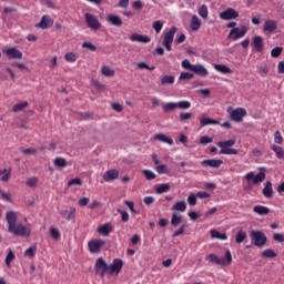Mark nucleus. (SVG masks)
Segmentation results:
<instances>
[{
    "label": "nucleus",
    "instance_id": "nucleus-47",
    "mask_svg": "<svg viewBox=\"0 0 284 284\" xmlns=\"http://www.w3.org/2000/svg\"><path fill=\"white\" fill-rule=\"evenodd\" d=\"M50 234H51L52 239H54V241H59V239H61V232L57 227H51Z\"/></svg>",
    "mask_w": 284,
    "mask_h": 284
},
{
    "label": "nucleus",
    "instance_id": "nucleus-38",
    "mask_svg": "<svg viewBox=\"0 0 284 284\" xmlns=\"http://www.w3.org/2000/svg\"><path fill=\"white\" fill-rule=\"evenodd\" d=\"M174 83V75H164L161 79V85H172Z\"/></svg>",
    "mask_w": 284,
    "mask_h": 284
},
{
    "label": "nucleus",
    "instance_id": "nucleus-49",
    "mask_svg": "<svg viewBox=\"0 0 284 284\" xmlns=\"http://www.w3.org/2000/svg\"><path fill=\"white\" fill-rule=\"evenodd\" d=\"M142 172L148 181H154L156 179V174L150 170H143Z\"/></svg>",
    "mask_w": 284,
    "mask_h": 284
},
{
    "label": "nucleus",
    "instance_id": "nucleus-3",
    "mask_svg": "<svg viewBox=\"0 0 284 284\" xmlns=\"http://www.w3.org/2000/svg\"><path fill=\"white\" fill-rule=\"evenodd\" d=\"M209 263H214L215 265H221L222 267H225V265L232 264V252L226 251L225 257H219L216 254H209L205 257Z\"/></svg>",
    "mask_w": 284,
    "mask_h": 284
},
{
    "label": "nucleus",
    "instance_id": "nucleus-11",
    "mask_svg": "<svg viewBox=\"0 0 284 284\" xmlns=\"http://www.w3.org/2000/svg\"><path fill=\"white\" fill-rule=\"evenodd\" d=\"M52 26H54V20L50 16L44 14L41 18V21L36 24V28H41V30H48V28H52Z\"/></svg>",
    "mask_w": 284,
    "mask_h": 284
},
{
    "label": "nucleus",
    "instance_id": "nucleus-62",
    "mask_svg": "<svg viewBox=\"0 0 284 284\" xmlns=\"http://www.w3.org/2000/svg\"><path fill=\"white\" fill-rule=\"evenodd\" d=\"M212 141H214V139H212L207 135H204L200 139L201 145H207V143H212Z\"/></svg>",
    "mask_w": 284,
    "mask_h": 284
},
{
    "label": "nucleus",
    "instance_id": "nucleus-9",
    "mask_svg": "<svg viewBox=\"0 0 284 284\" xmlns=\"http://www.w3.org/2000/svg\"><path fill=\"white\" fill-rule=\"evenodd\" d=\"M103 245H105V241L101 239H94L88 242L89 252L91 254H99V252L103 250Z\"/></svg>",
    "mask_w": 284,
    "mask_h": 284
},
{
    "label": "nucleus",
    "instance_id": "nucleus-17",
    "mask_svg": "<svg viewBox=\"0 0 284 284\" xmlns=\"http://www.w3.org/2000/svg\"><path fill=\"white\" fill-rule=\"evenodd\" d=\"M192 72H194V74H197V77H207L209 74V71L203 64H194Z\"/></svg>",
    "mask_w": 284,
    "mask_h": 284
},
{
    "label": "nucleus",
    "instance_id": "nucleus-41",
    "mask_svg": "<svg viewBox=\"0 0 284 284\" xmlns=\"http://www.w3.org/2000/svg\"><path fill=\"white\" fill-rule=\"evenodd\" d=\"M178 104L176 102H169L163 106V112H174L176 110Z\"/></svg>",
    "mask_w": 284,
    "mask_h": 284
},
{
    "label": "nucleus",
    "instance_id": "nucleus-61",
    "mask_svg": "<svg viewBox=\"0 0 284 284\" xmlns=\"http://www.w3.org/2000/svg\"><path fill=\"white\" fill-rule=\"evenodd\" d=\"M182 68H184V70H190L192 72V70L194 69V64L190 63V60H183Z\"/></svg>",
    "mask_w": 284,
    "mask_h": 284
},
{
    "label": "nucleus",
    "instance_id": "nucleus-43",
    "mask_svg": "<svg viewBox=\"0 0 284 284\" xmlns=\"http://www.w3.org/2000/svg\"><path fill=\"white\" fill-rule=\"evenodd\" d=\"M155 171L158 172V174H170V170H168V165L165 164H158L155 166Z\"/></svg>",
    "mask_w": 284,
    "mask_h": 284
},
{
    "label": "nucleus",
    "instance_id": "nucleus-20",
    "mask_svg": "<svg viewBox=\"0 0 284 284\" xmlns=\"http://www.w3.org/2000/svg\"><path fill=\"white\" fill-rule=\"evenodd\" d=\"M108 21L111 26H115L116 28H121V26H123V20H121V17L116 14L109 16Z\"/></svg>",
    "mask_w": 284,
    "mask_h": 284
},
{
    "label": "nucleus",
    "instance_id": "nucleus-64",
    "mask_svg": "<svg viewBox=\"0 0 284 284\" xmlns=\"http://www.w3.org/2000/svg\"><path fill=\"white\" fill-rule=\"evenodd\" d=\"M274 241H276L277 243H284V234L281 233H275L273 235Z\"/></svg>",
    "mask_w": 284,
    "mask_h": 284
},
{
    "label": "nucleus",
    "instance_id": "nucleus-46",
    "mask_svg": "<svg viewBox=\"0 0 284 284\" xmlns=\"http://www.w3.org/2000/svg\"><path fill=\"white\" fill-rule=\"evenodd\" d=\"M116 212L119 214H121V221L122 223H128L130 221V214H128V212L121 210V209H118Z\"/></svg>",
    "mask_w": 284,
    "mask_h": 284
},
{
    "label": "nucleus",
    "instance_id": "nucleus-12",
    "mask_svg": "<svg viewBox=\"0 0 284 284\" xmlns=\"http://www.w3.org/2000/svg\"><path fill=\"white\" fill-rule=\"evenodd\" d=\"M220 19L222 21H232V19H239V13L234 9L229 8L220 13Z\"/></svg>",
    "mask_w": 284,
    "mask_h": 284
},
{
    "label": "nucleus",
    "instance_id": "nucleus-30",
    "mask_svg": "<svg viewBox=\"0 0 284 284\" xmlns=\"http://www.w3.org/2000/svg\"><path fill=\"white\" fill-rule=\"evenodd\" d=\"M112 232V225L111 224H104L98 229L99 234H103V236H108Z\"/></svg>",
    "mask_w": 284,
    "mask_h": 284
},
{
    "label": "nucleus",
    "instance_id": "nucleus-63",
    "mask_svg": "<svg viewBox=\"0 0 284 284\" xmlns=\"http://www.w3.org/2000/svg\"><path fill=\"white\" fill-rule=\"evenodd\" d=\"M190 119H192V113H180V121H190Z\"/></svg>",
    "mask_w": 284,
    "mask_h": 284
},
{
    "label": "nucleus",
    "instance_id": "nucleus-6",
    "mask_svg": "<svg viewBox=\"0 0 284 284\" xmlns=\"http://www.w3.org/2000/svg\"><path fill=\"white\" fill-rule=\"evenodd\" d=\"M176 27H172L165 34L162 42V45L168 50V52H172V43H174V36L178 32Z\"/></svg>",
    "mask_w": 284,
    "mask_h": 284
},
{
    "label": "nucleus",
    "instance_id": "nucleus-33",
    "mask_svg": "<svg viewBox=\"0 0 284 284\" xmlns=\"http://www.w3.org/2000/svg\"><path fill=\"white\" fill-rule=\"evenodd\" d=\"M92 85H94L98 92H105V84L101 83L98 79L91 80Z\"/></svg>",
    "mask_w": 284,
    "mask_h": 284
},
{
    "label": "nucleus",
    "instance_id": "nucleus-27",
    "mask_svg": "<svg viewBox=\"0 0 284 284\" xmlns=\"http://www.w3.org/2000/svg\"><path fill=\"white\" fill-rule=\"evenodd\" d=\"M253 212H255V214H260V216H266V214H270V209L266 206H254L253 207Z\"/></svg>",
    "mask_w": 284,
    "mask_h": 284
},
{
    "label": "nucleus",
    "instance_id": "nucleus-56",
    "mask_svg": "<svg viewBox=\"0 0 284 284\" xmlns=\"http://www.w3.org/2000/svg\"><path fill=\"white\" fill-rule=\"evenodd\" d=\"M34 254H37V245H33L31 247H29L26 252H24V256H34Z\"/></svg>",
    "mask_w": 284,
    "mask_h": 284
},
{
    "label": "nucleus",
    "instance_id": "nucleus-50",
    "mask_svg": "<svg viewBox=\"0 0 284 284\" xmlns=\"http://www.w3.org/2000/svg\"><path fill=\"white\" fill-rule=\"evenodd\" d=\"M199 14L200 17H202V19H207V14H209L207 6L202 4L201 8L199 9Z\"/></svg>",
    "mask_w": 284,
    "mask_h": 284
},
{
    "label": "nucleus",
    "instance_id": "nucleus-55",
    "mask_svg": "<svg viewBox=\"0 0 284 284\" xmlns=\"http://www.w3.org/2000/svg\"><path fill=\"white\" fill-rule=\"evenodd\" d=\"M274 141L277 145H282L283 144V135H281L280 131H276L274 133Z\"/></svg>",
    "mask_w": 284,
    "mask_h": 284
},
{
    "label": "nucleus",
    "instance_id": "nucleus-14",
    "mask_svg": "<svg viewBox=\"0 0 284 284\" xmlns=\"http://www.w3.org/2000/svg\"><path fill=\"white\" fill-rule=\"evenodd\" d=\"M103 181L105 183H110V181H114L115 179H119V171L116 169H111L102 175Z\"/></svg>",
    "mask_w": 284,
    "mask_h": 284
},
{
    "label": "nucleus",
    "instance_id": "nucleus-52",
    "mask_svg": "<svg viewBox=\"0 0 284 284\" xmlns=\"http://www.w3.org/2000/svg\"><path fill=\"white\" fill-rule=\"evenodd\" d=\"M82 48L89 50L90 52H97V45H94L92 42H83Z\"/></svg>",
    "mask_w": 284,
    "mask_h": 284
},
{
    "label": "nucleus",
    "instance_id": "nucleus-57",
    "mask_svg": "<svg viewBox=\"0 0 284 284\" xmlns=\"http://www.w3.org/2000/svg\"><path fill=\"white\" fill-rule=\"evenodd\" d=\"M153 30H155L156 33L161 32L163 30V22L162 21H154L153 22Z\"/></svg>",
    "mask_w": 284,
    "mask_h": 284
},
{
    "label": "nucleus",
    "instance_id": "nucleus-42",
    "mask_svg": "<svg viewBox=\"0 0 284 284\" xmlns=\"http://www.w3.org/2000/svg\"><path fill=\"white\" fill-rule=\"evenodd\" d=\"M262 256H264V258H276L277 254L274 252V250L267 248L262 252Z\"/></svg>",
    "mask_w": 284,
    "mask_h": 284
},
{
    "label": "nucleus",
    "instance_id": "nucleus-35",
    "mask_svg": "<svg viewBox=\"0 0 284 284\" xmlns=\"http://www.w3.org/2000/svg\"><path fill=\"white\" fill-rule=\"evenodd\" d=\"M170 189H171L170 184L164 183L156 186L155 192L156 194H164V192H170Z\"/></svg>",
    "mask_w": 284,
    "mask_h": 284
},
{
    "label": "nucleus",
    "instance_id": "nucleus-7",
    "mask_svg": "<svg viewBox=\"0 0 284 284\" xmlns=\"http://www.w3.org/2000/svg\"><path fill=\"white\" fill-rule=\"evenodd\" d=\"M84 19L88 28H90L95 32L101 30V27H102L101 21H99V18H97L94 14L85 13Z\"/></svg>",
    "mask_w": 284,
    "mask_h": 284
},
{
    "label": "nucleus",
    "instance_id": "nucleus-39",
    "mask_svg": "<svg viewBox=\"0 0 284 284\" xmlns=\"http://www.w3.org/2000/svg\"><path fill=\"white\" fill-rule=\"evenodd\" d=\"M29 103L28 101L14 104L12 106V112H21V110H26V108H28Z\"/></svg>",
    "mask_w": 284,
    "mask_h": 284
},
{
    "label": "nucleus",
    "instance_id": "nucleus-37",
    "mask_svg": "<svg viewBox=\"0 0 284 284\" xmlns=\"http://www.w3.org/2000/svg\"><path fill=\"white\" fill-rule=\"evenodd\" d=\"M53 163L55 168H68V161L64 158H55Z\"/></svg>",
    "mask_w": 284,
    "mask_h": 284
},
{
    "label": "nucleus",
    "instance_id": "nucleus-4",
    "mask_svg": "<svg viewBox=\"0 0 284 284\" xmlns=\"http://www.w3.org/2000/svg\"><path fill=\"white\" fill-rule=\"evenodd\" d=\"M226 28H233V30H231L227 36V39H233V41L243 39V37H245V34H247V27L242 26L241 28H236V22L227 23Z\"/></svg>",
    "mask_w": 284,
    "mask_h": 284
},
{
    "label": "nucleus",
    "instance_id": "nucleus-36",
    "mask_svg": "<svg viewBox=\"0 0 284 284\" xmlns=\"http://www.w3.org/2000/svg\"><path fill=\"white\" fill-rule=\"evenodd\" d=\"M101 72L103 77H114L115 74L114 69L110 68L109 65L102 67Z\"/></svg>",
    "mask_w": 284,
    "mask_h": 284
},
{
    "label": "nucleus",
    "instance_id": "nucleus-58",
    "mask_svg": "<svg viewBox=\"0 0 284 284\" xmlns=\"http://www.w3.org/2000/svg\"><path fill=\"white\" fill-rule=\"evenodd\" d=\"M220 154H234V155H236V154H239V150H236V149H222L220 151Z\"/></svg>",
    "mask_w": 284,
    "mask_h": 284
},
{
    "label": "nucleus",
    "instance_id": "nucleus-26",
    "mask_svg": "<svg viewBox=\"0 0 284 284\" xmlns=\"http://www.w3.org/2000/svg\"><path fill=\"white\" fill-rule=\"evenodd\" d=\"M12 172V169H3L0 170V181H2L3 183H8V181H10V174Z\"/></svg>",
    "mask_w": 284,
    "mask_h": 284
},
{
    "label": "nucleus",
    "instance_id": "nucleus-48",
    "mask_svg": "<svg viewBox=\"0 0 284 284\" xmlns=\"http://www.w3.org/2000/svg\"><path fill=\"white\" fill-rule=\"evenodd\" d=\"M64 60L68 61V63H74V61H77V55L74 52H68L64 54Z\"/></svg>",
    "mask_w": 284,
    "mask_h": 284
},
{
    "label": "nucleus",
    "instance_id": "nucleus-21",
    "mask_svg": "<svg viewBox=\"0 0 284 284\" xmlns=\"http://www.w3.org/2000/svg\"><path fill=\"white\" fill-rule=\"evenodd\" d=\"M278 28V23L276 20H266L264 23V30L265 32H274Z\"/></svg>",
    "mask_w": 284,
    "mask_h": 284
},
{
    "label": "nucleus",
    "instance_id": "nucleus-18",
    "mask_svg": "<svg viewBox=\"0 0 284 284\" xmlns=\"http://www.w3.org/2000/svg\"><path fill=\"white\" fill-rule=\"evenodd\" d=\"M153 139H154V141H161V143H168V145L174 144V140H172V138H170L163 133L155 134Z\"/></svg>",
    "mask_w": 284,
    "mask_h": 284
},
{
    "label": "nucleus",
    "instance_id": "nucleus-40",
    "mask_svg": "<svg viewBox=\"0 0 284 284\" xmlns=\"http://www.w3.org/2000/svg\"><path fill=\"white\" fill-rule=\"evenodd\" d=\"M247 239V233L245 231L240 230L235 236V243H243Z\"/></svg>",
    "mask_w": 284,
    "mask_h": 284
},
{
    "label": "nucleus",
    "instance_id": "nucleus-44",
    "mask_svg": "<svg viewBox=\"0 0 284 284\" xmlns=\"http://www.w3.org/2000/svg\"><path fill=\"white\" fill-rule=\"evenodd\" d=\"M14 258H16L14 252H12V250H10L6 260H4V263H6L7 267L11 266V263H12V261H14Z\"/></svg>",
    "mask_w": 284,
    "mask_h": 284
},
{
    "label": "nucleus",
    "instance_id": "nucleus-45",
    "mask_svg": "<svg viewBox=\"0 0 284 284\" xmlns=\"http://www.w3.org/2000/svg\"><path fill=\"white\" fill-rule=\"evenodd\" d=\"M176 105L180 110H190V108H192V103H190V101H180L176 102Z\"/></svg>",
    "mask_w": 284,
    "mask_h": 284
},
{
    "label": "nucleus",
    "instance_id": "nucleus-2",
    "mask_svg": "<svg viewBox=\"0 0 284 284\" xmlns=\"http://www.w3.org/2000/svg\"><path fill=\"white\" fill-rule=\"evenodd\" d=\"M17 212L9 211L6 214V220L8 223V232L13 234V236H30V229L26 227L23 223H17L18 221Z\"/></svg>",
    "mask_w": 284,
    "mask_h": 284
},
{
    "label": "nucleus",
    "instance_id": "nucleus-59",
    "mask_svg": "<svg viewBox=\"0 0 284 284\" xmlns=\"http://www.w3.org/2000/svg\"><path fill=\"white\" fill-rule=\"evenodd\" d=\"M196 199H197L196 194L191 193V194L189 195V197H187V203H189V205H191V206L196 205Z\"/></svg>",
    "mask_w": 284,
    "mask_h": 284
},
{
    "label": "nucleus",
    "instance_id": "nucleus-1",
    "mask_svg": "<svg viewBox=\"0 0 284 284\" xmlns=\"http://www.w3.org/2000/svg\"><path fill=\"white\" fill-rule=\"evenodd\" d=\"M123 270V260L115 258L113 263L108 265L103 257H99L95 261V274H99L101 278H104L105 274H119Z\"/></svg>",
    "mask_w": 284,
    "mask_h": 284
},
{
    "label": "nucleus",
    "instance_id": "nucleus-34",
    "mask_svg": "<svg viewBox=\"0 0 284 284\" xmlns=\"http://www.w3.org/2000/svg\"><path fill=\"white\" fill-rule=\"evenodd\" d=\"M201 125H219V121L211 119V118H202L200 120Z\"/></svg>",
    "mask_w": 284,
    "mask_h": 284
},
{
    "label": "nucleus",
    "instance_id": "nucleus-16",
    "mask_svg": "<svg viewBox=\"0 0 284 284\" xmlns=\"http://www.w3.org/2000/svg\"><path fill=\"white\" fill-rule=\"evenodd\" d=\"M201 165L204 168H221V165H223V160H203Z\"/></svg>",
    "mask_w": 284,
    "mask_h": 284
},
{
    "label": "nucleus",
    "instance_id": "nucleus-10",
    "mask_svg": "<svg viewBox=\"0 0 284 284\" xmlns=\"http://www.w3.org/2000/svg\"><path fill=\"white\" fill-rule=\"evenodd\" d=\"M230 112V118L232 121H235V123H241L243 121V116H247V111L243 108H237L235 110H227Z\"/></svg>",
    "mask_w": 284,
    "mask_h": 284
},
{
    "label": "nucleus",
    "instance_id": "nucleus-32",
    "mask_svg": "<svg viewBox=\"0 0 284 284\" xmlns=\"http://www.w3.org/2000/svg\"><path fill=\"white\" fill-rule=\"evenodd\" d=\"M211 236L212 239H220V241H227V234L225 233H220L216 230H211Z\"/></svg>",
    "mask_w": 284,
    "mask_h": 284
},
{
    "label": "nucleus",
    "instance_id": "nucleus-54",
    "mask_svg": "<svg viewBox=\"0 0 284 284\" xmlns=\"http://www.w3.org/2000/svg\"><path fill=\"white\" fill-rule=\"evenodd\" d=\"M190 79H194V73L182 72V73L180 74V81H183V80L190 81Z\"/></svg>",
    "mask_w": 284,
    "mask_h": 284
},
{
    "label": "nucleus",
    "instance_id": "nucleus-8",
    "mask_svg": "<svg viewBox=\"0 0 284 284\" xmlns=\"http://www.w3.org/2000/svg\"><path fill=\"white\" fill-rule=\"evenodd\" d=\"M265 168H260L258 173L254 175V172H250L245 175L246 181H253L254 185L263 183L265 181Z\"/></svg>",
    "mask_w": 284,
    "mask_h": 284
},
{
    "label": "nucleus",
    "instance_id": "nucleus-5",
    "mask_svg": "<svg viewBox=\"0 0 284 284\" xmlns=\"http://www.w3.org/2000/svg\"><path fill=\"white\" fill-rule=\"evenodd\" d=\"M250 236L255 247H263V245L267 243V236L265 233H263V231L253 230L251 231Z\"/></svg>",
    "mask_w": 284,
    "mask_h": 284
},
{
    "label": "nucleus",
    "instance_id": "nucleus-23",
    "mask_svg": "<svg viewBox=\"0 0 284 284\" xmlns=\"http://www.w3.org/2000/svg\"><path fill=\"white\" fill-rule=\"evenodd\" d=\"M171 210L174 212H185V210H187V203H185V201H178Z\"/></svg>",
    "mask_w": 284,
    "mask_h": 284
},
{
    "label": "nucleus",
    "instance_id": "nucleus-51",
    "mask_svg": "<svg viewBox=\"0 0 284 284\" xmlns=\"http://www.w3.org/2000/svg\"><path fill=\"white\" fill-rule=\"evenodd\" d=\"M37 183H39V178H37V176L29 178L27 180L28 187H37Z\"/></svg>",
    "mask_w": 284,
    "mask_h": 284
},
{
    "label": "nucleus",
    "instance_id": "nucleus-19",
    "mask_svg": "<svg viewBox=\"0 0 284 284\" xmlns=\"http://www.w3.org/2000/svg\"><path fill=\"white\" fill-rule=\"evenodd\" d=\"M252 45L255 48L256 52H263V38L261 36L254 37Z\"/></svg>",
    "mask_w": 284,
    "mask_h": 284
},
{
    "label": "nucleus",
    "instance_id": "nucleus-53",
    "mask_svg": "<svg viewBox=\"0 0 284 284\" xmlns=\"http://www.w3.org/2000/svg\"><path fill=\"white\" fill-rule=\"evenodd\" d=\"M283 52V48L281 47H275L272 51H271V57H273V59H278V55L282 54Z\"/></svg>",
    "mask_w": 284,
    "mask_h": 284
},
{
    "label": "nucleus",
    "instance_id": "nucleus-24",
    "mask_svg": "<svg viewBox=\"0 0 284 284\" xmlns=\"http://www.w3.org/2000/svg\"><path fill=\"white\" fill-rule=\"evenodd\" d=\"M181 223H183V216L180 215L179 213H173L172 219H171V225L173 227H179V225H181Z\"/></svg>",
    "mask_w": 284,
    "mask_h": 284
},
{
    "label": "nucleus",
    "instance_id": "nucleus-31",
    "mask_svg": "<svg viewBox=\"0 0 284 284\" xmlns=\"http://www.w3.org/2000/svg\"><path fill=\"white\" fill-rule=\"evenodd\" d=\"M214 68L217 72H222V74H232V69L225 64H215Z\"/></svg>",
    "mask_w": 284,
    "mask_h": 284
},
{
    "label": "nucleus",
    "instance_id": "nucleus-29",
    "mask_svg": "<svg viewBox=\"0 0 284 284\" xmlns=\"http://www.w3.org/2000/svg\"><path fill=\"white\" fill-rule=\"evenodd\" d=\"M271 150L274 151L275 156H276L277 159H280V160H283V159H284V150H283L282 146H278V145H276V144H273V145L271 146Z\"/></svg>",
    "mask_w": 284,
    "mask_h": 284
},
{
    "label": "nucleus",
    "instance_id": "nucleus-13",
    "mask_svg": "<svg viewBox=\"0 0 284 284\" xmlns=\"http://www.w3.org/2000/svg\"><path fill=\"white\" fill-rule=\"evenodd\" d=\"M130 41H132V43H150L152 40L148 36L134 32L130 36Z\"/></svg>",
    "mask_w": 284,
    "mask_h": 284
},
{
    "label": "nucleus",
    "instance_id": "nucleus-15",
    "mask_svg": "<svg viewBox=\"0 0 284 284\" xmlns=\"http://www.w3.org/2000/svg\"><path fill=\"white\" fill-rule=\"evenodd\" d=\"M3 52L7 53L8 59H23V53L17 48L7 49Z\"/></svg>",
    "mask_w": 284,
    "mask_h": 284
},
{
    "label": "nucleus",
    "instance_id": "nucleus-28",
    "mask_svg": "<svg viewBox=\"0 0 284 284\" xmlns=\"http://www.w3.org/2000/svg\"><path fill=\"white\" fill-rule=\"evenodd\" d=\"M236 140H227L224 142H217V148H222V150H230V148L234 146Z\"/></svg>",
    "mask_w": 284,
    "mask_h": 284
},
{
    "label": "nucleus",
    "instance_id": "nucleus-25",
    "mask_svg": "<svg viewBox=\"0 0 284 284\" xmlns=\"http://www.w3.org/2000/svg\"><path fill=\"white\" fill-rule=\"evenodd\" d=\"M200 29H201V19L199 18V16H193L191 19V30L196 32V30H200Z\"/></svg>",
    "mask_w": 284,
    "mask_h": 284
},
{
    "label": "nucleus",
    "instance_id": "nucleus-60",
    "mask_svg": "<svg viewBox=\"0 0 284 284\" xmlns=\"http://www.w3.org/2000/svg\"><path fill=\"white\" fill-rule=\"evenodd\" d=\"M83 182H81L80 178L72 179L68 182L69 187H72V185H79L81 186Z\"/></svg>",
    "mask_w": 284,
    "mask_h": 284
},
{
    "label": "nucleus",
    "instance_id": "nucleus-22",
    "mask_svg": "<svg viewBox=\"0 0 284 284\" xmlns=\"http://www.w3.org/2000/svg\"><path fill=\"white\" fill-rule=\"evenodd\" d=\"M262 194L266 197V199H272L273 194H274V189H272V182L267 181Z\"/></svg>",
    "mask_w": 284,
    "mask_h": 284
}]
</instances>
